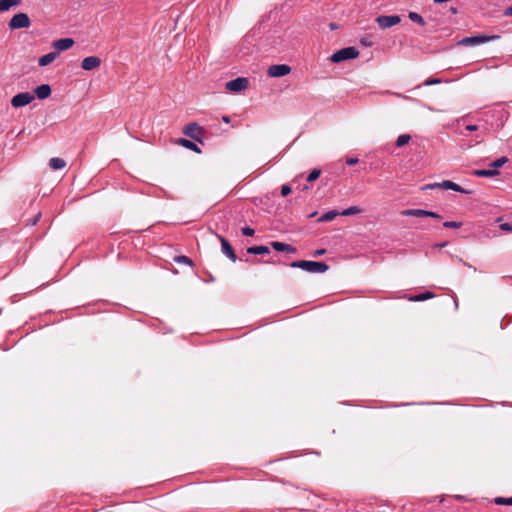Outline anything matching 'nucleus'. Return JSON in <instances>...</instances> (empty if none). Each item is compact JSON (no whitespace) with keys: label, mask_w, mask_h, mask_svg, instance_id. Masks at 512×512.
Listing matches in <instances>:
<instances>
[{"label":"nucleus","mask_w":512,"mask_h":512,"mask_svg":"<svg viewBox=\"0 0 512 512\" xmlns=\"http://www.w3.org/2000/svg\"><path fill=\"white\" fill-rule=\"evenodd\" d=\"M499 35H486V34H478L475 36L465 37L463 38L459 44L464 46H476L486 42L494 41L499 39Z\"/></svg>","instance_id":"obj_3"},{"label":"nucleus","mask_w":512,"mask_h":512,"mask_svg":"<svg viewBox=\"0 0 512 512\" xmlns=\"http://www.w3.org/2000/svg\"><path fill=\"white\" fill-rule=\"evenodd\" d=\"M427 214H428L427 217H431V218H434V219H441L442 218L441 215H439L438 213L433 212V211H428Z\"/></svg>","instance_id":"obj_39"},{"label":"nucleus","mask_w":512,"mask_h":512,"mask_svg":"<svg viewBox=\"0 0 512 512\" xmlns=\"http://www.w3.org/2000/svg\"><path fill=\"white\" fill-rule=\"evenodd\" d=\"M500 229L505 232H512V224L510 223H502L500 224Z\"/></svg>","instance_id":"obj_37"},{"label":"nucleus","mask_w":512,"mask_h":512,"mask_svg":"<svg viewBox=\"0 0 512 512\" xmlns=\"http://www.w3.org/2000/svg\"><path fill=\"white\" fill-rule=\"evenodd\" d=\"M358 162H359L358 158H348L346 160V164L348 166H353V165L357 164Z\"/></svg>","instance_id":"obj_38"},{"label":"nucleus","mask_w":512,"mask_h":512,"mask_svg":"<svg viewBox=\"0 0 512 512\" xmlns=\"http://www.w3.org/2000/svg\"><path fill=\"white\" fill-rule=\"evenodd\" d=\"M34 92L38 99L44 100L51 95V87L48 84H42L37 86Z\"/></svg>","instance_id":"obj_15"},{"label":"nucleus","mask_w":512,"mask_h":512,"mask_svg":"<svg viewBox=\"0 0 512 512\" xmlns=\"http://www.w3.org/2000/svg\"><path fill=\"white\" fill-rule=\"evenodd\" d=\"M101 65V60L97 56H89L82 60L81 67L84 70L90 71L98 68Z\"/></svg>","instance_id":"obj_12"},{"label":"nucleus","mask_w":512,"mask_h":512,"mask_svg":"<svg viewBox=\"0 0 512 512\" xmlns=\"http://www.w3.org/2000/svg\"><path fill=\"white\" fill-rule=\"evenodd\" d=\"M427 212L428 210L424 209H406L401 211V215L411 217H427Z\"/></svg>","instance_id":"obj_16"},{"label":"nucleus","mask_w":512,"mask_h":512,"mask_svg":"<svg viewBox=\"0 0 512 512\" xmlns=\"http://www.w3.org/2000/svg\"><path fill=\"white\" fill-rule=\"evenodd\" d=\"M73 45L74 40L72 38H61L53 42V47L57 50L56 52L68 50Z\"/></svg>","instance_id":"obj_13"},{"label":"nucleus","mask_w":512,"mask_h":512,"mask_svg":"<svg viewBox=\"0 0 512 512\" xmlns=\"http://www.w3.org/2000/svg\"><path fill=\"white\" fill-rule=\"evenodd\" d=\"M271 247L278 251V252H287V253H296V248L289 245V244H286V243H283V242H278V241H272L270 243Z\"/></svg>","instance_id":"obj_14"},{"label":"nucleus","mask_w":512,"mask_h":512,"mask_svg":"<svg viewBox=\"0 0 512 512\" xmlns=\"http://www.w3.org/2000/svg\"><path fill=\"white\" fill-rule=\"evenodd\" d=\"M361 212H362L361 208H359L357 206H351L347 209H344L342 212H340V215L351 216V215L359 214Z\"/></svg>","instance_id":"obj_26"},{"label":"nucleus","mask_w":512,"mask_h":512,"mask_svg":"<svg viewBox=\"0 0 512 512\" xmlns=\"http://www.w3.org/2000/svg\"><path fill=\"white\" fill-rule=\"evenodd\" d=\"M58 56V52H50L48 54L43 55L39 58L38 64L39 66H47L52 63Z\"/></svg>","instance_id":"obj_17"},{"label":"nucleus","mask_w":512,"mask_h":512,"mask_svg":"<svg viewBox=\"0 0 512 512\" xmlns=\"http://www.w3.org/2000/svg\"><path fill=\"white\" fill-rule=\"evenodd\" d=\"M178 143H179L181 146H183V147H185V148H187V149H189V150L195 151V152H197V153H200V152H201V150L198 148V146H197L194 142H192V141H190V140H188V139L180 138V139L178 140Z\"/></svg>","instance_id":"obj_21"},{"label":"nucleus","mask_w":512,"mask_h":512,"mask_svg":"<svg viewBox=\"0 0 512 512\" xmlns=\"http://www.w3.org/2000/svg\"><path fill=\"white\" fill-rule=\"evenodd\" d=\"M447 245V242H443V243H440V244H437L436 246L437 247H444Z\"/></svg>","instance_id":"obj_45"},{"label":"nucleus","mask_w":512,"mask_h":512,"mask_svg":"<svg viewBox=\"0 0 512 512\" xmlns=\"http://www.w3.org/2000/svg\"><path fill=\"white\" fill-rule=\"evenodd\" d=\"M247 253L253 255H262L270 253V249L268 246H251L247 249Z\"/></svg>","instance_id":"obj_19"},{"label":"nucleus","mask_w":512,"mask_h":512,"mask_svg":"<svg viewBox=\"0 0 512 512\" xmlns=\"http://www.w3.org/2000/svg\"><path fill=\"white\" fill-rule=\"evenodd\" d=\"M315 215H316V213L314 212V213L310 214L309 217H314Z\"/></svg>","instance_id":"obj_48"},{"label":"nucleus","mask_w":512,"mask_h":512,"mask_svg":"<svg viewBox=\"0 0 512 512\" xmlns=\"http://www.w3.org/2000/svg\"><path fill=\"white\" fill-rule=\"evenodd\" d=\"M503 15L505 17H511L512 16V5L504 9Z\"/></svg>","instance_id":"obj_40"},{"label":"nucleus","mask_w":512,"mask_h":512,"mask_svg":"<svg viewBox=\"0 0 512 512\" xmlns=\"http://www.w3.org/2000/svg\"><path fill=\"white\" fill-rule=\"evenodd\" d=\"M376 23L383 30L388 29L401 22V18L398 15H380L375 19Z\"/></svg>","instance_id":"obj_6"},{"label":"nucleus","mask_w":512,"mask_h":512,"mask_svg":"<svg viewBox=\"0 0 512 512\" xmlns=\"http://www.w3.org/2000/svg\"><path fill=\"white\" fill-rule=\"evenodd\" d=\"M507 158L506 157H501V158H498L496 159L495 161H493L491 163V166L494 167V169L497 170V168L503 166L506 162H507Z\"/></svg>","instance_id":"obj_32"},{"label":"nucleus","mask_w":512,"mask_h":512,"mask_svg":"<svg viewBox=\"0 0 512 512\" xmlns=\"http://www.w3.org/2000/svg\"><path fill=\"white\" fill-rule=\"evenodd\" d=\"M326 253V250L325 249H318L314 252V255L315 256H322Z\"/></svg>","instance_id":"obj_42"},{"label":"nucleus","mask_w":512,"mask_h":512,"mask_svg":"<svg viewBox=\"0 0 512 512\" xmlns=\"http://www.w3.org/2000/svg\"><path fill=\"white\" fill-rule=\"evenodd\" d=\"M291 193V187L289 185H283L281 187V195L283 197L288 196Z\"/></svg>","instance_id":"obj_36"},{"label":"nucleus","mask_w":512,"mask_h":512,"mask_svg":"<svg viewBox=\"0 0 512 512\" xmlns=\"http://www.w3.org/2000/svg\"><path fill=\"white\" fill-rule=\"evenodd\" d=\"M408 18L412 22H415L421 26L425 25V21H424L423 17L420 14H418L417 12H409Z\"/></svg>","instance_id":"obj_25"},{"label":"nucleus","mask_w":512,"mask_h":512,"mask_svg":"<svg viewBox=\"0 0 512 512\" xmlns=\"http://www.w3.org/2000/svg\"><path fill=\"white\" fill-rule=\"evenodd\" d=\"M434 297V294L430 291H425L423 293H420V294H417V295H414L412 297H410L409 299L411 301H414V302H422V301H426L428 299H431Z\"/></svg>","instance_id":"obj_22"},{"label":"nucleus","mask_w":512,"mask_h":512,"mask_svg":"<svg viewBox=\"0 0 512 512\" xmlns=\"http://www.w3.org/2000/svg\"><path fill=\"white\" fill-rule=\"evenodd\" d=\"M310 187L308 185L303 186V190H308Z\"/></svg>","instance_id":"obj_46"},{"label":"nucleus","mask_w":512,"mask_h":512,"mask_svg":"<svg viewBox=\"0 0 512 512\" xmlns=\"http://www.w3.org/2000/svg\"><path fill=\"white\" fill-rule=\"evenodd\" d=\"M66 166V161L62 158L54 157L49 160V167L52 170H60Z\"/></svg>","instance_id":"obj_18"},{"label":"nucleus","mask_w":512,"mask_h":512,"mask_svg":"<svg viewBox=\"0 0 512 512\" xmlns=\"http://www.w3.org/2000/svg\"><path fill=\"white\" fill-rule=\"evenodd\" d=\"M223 122L230 123V117L229 116H223L222 117Z\"/></svg>","instance_id":"obj_43"},{"label":"nucleus","mask_w":512,"mask_h":512,"mask_svg":"<svg viewBox=\"0 0 512 512\" xmlns=\"http://www.w3.org/2000/svg\"><path fill=\"white\" fill-rule=\"evenodd\" d=\"M499 174V171L496 169H480L474 170L473 175L478 177H493Z\"/></svg>","instance_id":"obj_20"},{"label":"nucleus","mask_w":512,"mask_h":512,"mask_svg":"<svg viewBox=\"0 0 512 512\" xmlns=\"http://www.w3.org/2000/svg\"><path fill=\"white\" fill-rule=\"evenodd\" d=\"M241 232H242V234H243L244 236H248V237L253 236V235H254V233H255L254 229H253V228H251V227H248V226L243 227V228L241 229Z\"/></svg>","instance_id":"obj_35"},{"label":"nucleus","mask_w":512,"mask_h":512,"mask_svg":"<svg viewBox=\"0 0 512 512\" xmlns=\"http://www.w3.org/2000/svg\"><path fill=\"white\" fill-rule=\"evenodd\" d=\"M249 85V81L245 77H238L226 83V89L232 92H241L245 90Z\"/></svg>","instance_id":"obj_8"},{"label":"nucleus","mask_w":512,"mask_h":512,"mask_svg":"<svg viewBox=\"0 0 512 512\" xmlns=\"http://www.w3.org/2000/svg\"><path fill=\"white\" fill-rule=\"evenodd\" d=\"M320 174H321L320 169H317V168L313 169L307 176V181L313 182V181L317 180L319 178Z\"/></svg>","instance_id":"obj_29"},{"label":"nucleus","mask_w":512,"mask_h":512,"mask_svg":"<svg viewBox=\"0 0 512 512\" xmlns=\"http://www.w3.org/2000/svg\"><path fill=\"white\" fill-rule=\"evenodd\" d=\"M443 226L445 228H450V229H459L462 226V223L458 222V221H446L443 223Z\"/></svg>","instance_id":"obj_31"},{"label":"nucleus","mask_w":512,"mask_h":512,"mask_svg":"<svg viewBox=\"0 0 512 512\" xmlns=\"http://www.w3.org/2000/svg\"><path fill=\"white\" fill-rule=\"evenodd\" d=\"M183 133L186 136L192 138L193 140L201 142V137L204 134V129L201 126H199L196 122H191L183 128Z\"/></svg>","instance_id":"obj_5"},{"label":"nucleus","mask_w":512,"mask_h":512,"mask_svg":"<svg viewBox=\"0 0 512 512\" xmlns=\"http://www.w3.org/2000/svg\"><path fill=\"white\" fill-rule=\"evenodd\" d=\"M219 239H220V242H221V251L222 253L228 257L231 261L235 262L236 259H237V256L235 254V251L233 249V247L231 246V244L229 243V241L222 237V236H218Z\"/></svg>","instance_id":"obj_11"},{"label":"nucleus","mask_w":512,"mask_h":512,"mask_svg":"<svg viewBox=\"0 0 512 512\" xmlns=\"http://www.w3.org/2000/svg\"><path fill=\"white\" fill-rule=\"evenodd\" d=\"M410 140H411V136L409 134H401L398 136V138L396 140V146L402 147V146L408 144Z\"/></svg>","instance_id":"obj_27"},{"label":"nucleus","mask_w":512,"mask_h":512,"mask_svg":"<svg viewBox=\"0 0 512 512\" xmlns=\"http://www.w3.org/2000/svg\"><path fill=\"white\" fill-rule=\"evenodd\" d=\"M478 129V126L477 125H474V124H469L466 126V130L468 131H476Z\"/></svg>","instance_id":"obj_41"},{"label":"nucleus","mask_w":512,"mask_h":512,"mask_svg":"<svg viewBox=\"0 0 512 512\" xmlns=\"http://www.w3.org/2000/svg\"><path fill=\"white\" fill-rule=\"evenodd\" d=\"M360 44L364 47H371L373 45V41L371 36H364L360 39Z\"/></svg>","instance_id":"obj_33"},{"label":"nucleus","mask_w":512,"mask_h":512,"mask_svg":"<svg viewBox=\"0 0 512 512\" xmlns=\"http://www.w3.org/2000/svg\"><path fill=\"white\" fill-rule=\"evenodd\" d=\"M292 268H299L309 273H324L329 269L325 262H316L308 260L294 261L290 264Z\"/></svg>","instance_id":"obj_1"},{"label":"nucleus","mask_w":512,"mask_h":512,"mask_svg":"<svg viewBox=\"0 0 512 512\" xmlns=\"http://www.w3.org/2000/svg\"><path fill=\"white\" fill-rule=\"evenodd\" d=\"M494 502L497 505H512V496L509 498L497 497L494 499Z\"/></svg>","instance_id":"obj_30"},{"label":"nucleus","mask_w":512,"mask_h":512,"mask_svg":"<svg viewBox=\"0 0 512 512\" xmlns=\"http://www.w3.org/2000/svg\"><path fill=\"white\" fill-rule=\"evenodd\" d=\"M441 82H442V80L440 78H429L424 81L423 85L431 86V85L440 84Z\"/></svg>","instance_id":"obj_34"},{"label":"nucleus","mask_w":512,"mask_h":512,"mask_svg":"<svg viewBox=\"0 0 512 512\" xmlns=\"http://www.w3.org/2000/svg\"><path fill=\"white\" fill-rule=\"evenodd\" d=\"M34 98L29 92L18 93L11 99V104L15 108L23 107L30 104Z\"/></svg>","instance_id":"obj_7"},{"label":"nucleus","mask_w":512,"mask_h":512,"mask_svg":"<svg viewBox=\"0 0 512 512\" xmlns=\"http://www.w3.org/2000/svg\"><path fill=\"white\" fill-rule=\"evenodd\" d=\"M291 71V67L287 64H275L271 65L268 70L267 74L270 77L276 78V77H282L287 74H289Z\"/></svg>","instance_id":"obj_9"},{"label":"nucleus","mask_w":512,"mask_h":512,"mask_svg":"<svg viewBox=\"0 0 512 512\" xmlns=\"http://www.w3.org/2000/svg\"><path fill=\"white\" fill-rule=\"evenodd\" d=\"M429 187H431V188L438 187V188H442V189H445V190H453V191L460 192V193H463V194H470L471 193L470 191L465 190L463 187H461L457 183H455L453 181H450V180H445V181H443L441 183H435V184L429 185Z\"/></svg>","instance_id":"obj_10"},{"label":"nucleus","mask_w":512,"mask_h":512,"mask_svg":"<svg viewBox=\"0 0 512 512\" xmlns=\"http://www.w3.org/2000/svg\"><path fill=\"white\" fill-rule=\"evenodd\" d=\"M340 215L337 210H330L321 215L318 222H329L335 219L336 216Z\"/></svg>","instance_id":"obj_24"},{"label":"nucleus","mask_w":512,"mask_h":512,"mask_svg":"<svg viewBox=\"0 0 512 512\" xmlns=\"http://www.w3.org/2000/svg\"><path fill=\"white\" fill-rule=\"evenodd\" d=\"M21 0H0V12L7 11L13 6H17Z\"/></svg>","instance_id":"obj_23"},{"label":"nucleus","mask_w":512,"mask_h":512,"mask_svg":"<svg viewBox=\"0 0 512 512\" xmlns=\"http://www.w3.org/2000/svg\"><path fill=\"white\" fill-rule=\"evenodd\" d=\"M31 25L29 16L26 13H17L9 21V28L11 30L28 28Z\"/></svg>","instance_id":"obj_4"},{"label":"nucleus","mask_w":512,"mask_h":512,"mask_svg":"<svg viewBox=\"0 0 512 512\" xmlns=\"http://www.w3.org/2000/svg\"><path fill=\"white\" fill-rule=\"evenodd\" d=\"M39 217H40V216L38 215L36 218H34L33 224H35V223H36V221L39 219Z\"/></svg>","instance_id":"obj_47"},{"label":"nucleus","mask_w":512,"mask_h":512,"mask_svg":"<svg viewBox=\"0 0 512 512\" xmlns=\"http://www.w3.org/2000/svg\"><path fill=\"white\" fill-rule=\"evenodd\" d=\"M450 10L453 14H456L458 12L457 8L455 7H452Z\"/></svg>","instance_id":"obj_44"},{"label":"nucleus","mask_w":512,"mask_h":512,"mask_svg":"<svg viewBox=\"0 0 512 512\" xmlns=\"http://www.w3.org/2000/svg\"><path fill=\"white\" fill-rule=\"evenodd\" d=\"M359 55V51L354 47H345L332 54L330 60L333 63H339L345 60L355 59Z\"/></svg>","instance_id":"obj_2"},{"label":"nucleus","mask_w":512,"mask_h":512,"mask_svg":"<svg viewBox=\"0 0 512 512\" xmlns=\"http://www.w3.org/2000/svg\"><path fill=\"white\" fill-rule=\"evenodd\" d=\"M174 261L176 263H178V264H186V265H189V266L193 265L192 259L189 258L188 256H185V255L175 256L174 257Z\"/></svg>","instance_id":"obj_28"}]
</instances>
